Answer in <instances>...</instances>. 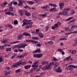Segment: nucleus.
Here are the masks:
<instances>
[{"instance_id":"obj_63","label":"nucleus","mask_w":77,"mask_h":77,"mask_svg":"<svg viewBox=\"0 0 77 77\" xmlns=\"http://www.w3.org/2000/svg\"><path fill=\"white\" fill-rule=\"evenodd\" d=\"M53 60H54V61H56L57 60V59L55 57H53Z\"/></svg>"},{"instance_id":"obj_29","label":"nucleus","mask_w":77,"mask_h":77,"mask_svg":"<svg viewBox=\"0 0 77 77\" xmlns=\"http://www.w3.org/2000/svg\"><path fill=\"white\" fill-rule=\"evenodd\" d=\"M6 51H11V48H7L6 50Z\"/></svg>"},{"instance_id":"obj_20","label":"nucleus","mask_w":77,"mask_h":77,"mask_svg":"<svg viewBox=\"0 0 77 77\" xmlns=\"http://www.w3.org/2000/svg\"><path fill=\"white\" fill-rule=\"evenodd\" d=\"M26 42H32L34 44V41L32 40H26Z\"/></svg>"},{"instance_id":"obj_32","label":"nucleus","mask_w":77,"mask_h":77,"mask_svg":"<svg viewBox=\"0 0 77 77\" xmlns=\"http://www.w3.org/2000/svg\"><path fill=\"white\" fill-rule=\"evenodd\" d=\"M63 51V50H62V49H58L57 50V51H59V52H60V53L62 51Z\"/></svg>"},{"instance_id":"obj_35","label":"nucleus","mask_w":77,"mask_h":77,"mask_svg":"<svg viewBox=\"0 0 77 77\" xmlns=\"http://www.w3.org/2000/svg\"><path fill=\"white\" fill-rule=\"evenodd\" d=\"M54 26H55V28H57L58 27H59V26H58V24L57 23L55 24L54 25Z\"/></svg>"},{"instance_id":"obj_26","label":"nucleus","mask_w":77,"mask_h":77,"mask_svg":"<svg viewBox=\"0 0 77 77\" xmlns=\"http://www.w3.org/2000/svg\"><path fill=\"white\" fill-rule=\"evenodd\" d=\"M16 56H17V54H14V55L11 57V58L12 59H13L15 58Z\"/></svg>"},{"instance_id":"obj_52","label":"nucleus","mask_w":77,"mask_h":77,"mask_svg":"<svg viewBox=\"0 0 77 77\" xmlns=\"http://www.w3.org/2000/svg\"><path fill=\"white\" fill-rule=\"evenodd\" d=\"M13 4L14 5H18V3H17V2H14Z\"/></svg>"},{"instance_id":"obj_12","label":"nucleus","mask_w":77,"mask_h":77,"mask_svg":"<svg viewBox=\"0 0 77 77\" xmlns=\"http://www.w3.org/2000/svg\"><path fill=\"white\" fill-rule=\"evenodd\" d=\"M25 69H28L29 68H30L31 67V65H26L24 66Z\"/></svg>"},{"instance_id":"obj_23","label":"nucleus","mask_w":77,"mask_h":77,"mask_svg":"<svg viewBox=\"0 0 77 77\" xmlns=\"http://www.w3.org/2000/svg\"><path fill=\"white\" fill-rule=\"evenodd\" d=\"M46 69H50V65L49 64L48 65H47L45 66Z\"/></svg>"},{"instance_id":"obj_15","label":"nucleus","mask_w":77,"mask_h":77,"mask_svg":"<svg viewBox=\"0 0 77 77\" xmlns=\"http://www.w3.org/2000/svg\"><path fill=\"white\" fill-rule=\"evenodd\" d=\"M75 21H76V19H74L72 20H71V21H69L68 22V24H71V23H74V22H75Z\"/></svg>"},{"instance_id":"obj_16","label":"nucleus","mask_w":77,"mask_h":77,"mask_svg":"<svg viewBox=\"0 0 77 77\" xmlns=\"http://www.w3.org/2000/svg\"><path fill=\"white\" fill-rule=\"evenodd\" d=\"M23 34L25 36H31V35H30V34L28 33L24 32Z\"/></svg>"},{"instance_id":"obj_6","label":"nucleus","mask_w":77,"mask_h":77,"mask_svg":"<svg viewBox=\"0 0 77 77\" xmlns=\"http://www.w3.org/2000/svg\"><path fill=\"white\" fill-rule=\"evenodd\" d=\"M68 8L65 9L64 11H63L62 12L63 15H64L65 16L67 15H68Z\"/></svg>"},{"instance_id":"obj_27","label":"nucleus","mask_w":77,"mask_h":77,"mask_svg":"<svg viewBox=\"0 0 77 77\" xmlns=\"http://www.w3.org/2000/svg\"><path fill=\"white\" fill-rule=\"evenodd\" d=\"M50 11L52 12H54L56 11V9H55V8H53L51 9L50 10Z\"/></svg>"},{"instance_id":"obj_46","label":"nucleus","mask_w":77,"mask_h":77,"mask_svg":"<svg viewBox=\"0 0 77 77\" xmlns=\"http://www.w3.org/2000/svg\"><path fill=\"white\" fill-rule=\"evenodd\" d=\"M32 17L33 18H36V16H35V14L34 13H33L32 14Z\"/></svg>"},{"instance_id":"obj_41","label":"nucleus","mask_w":77,"mask_h":77,"mask_svg":"<svg viewBox=\"0 0 77 77\" xmlns=\"http://www.w3.org/2000/svg\"><path fill=\"white\" fill-rule=\"evenodd\" d=\"M26 64V62L25 61H23L22 62V65H25Z\"/></svg>"},{"instance_id":"obj_25","label":"nucleus","mask_w":77,"mask_h":77,"mask_svg":"<svg viewBox=\"0 0 77 77\" xmlns=\"http://www.w3.org/2000/svg\"><path fill=\"white\" fill-rule=\"evenodd\" d=\"M2 56H1V57H0V62L1 63L2 62H3L4 61V59L3 58H2Z\"/></svg>"},{"instance_id":"obj_5","label":"nucleus","mask_w":77,"mask_h":77,"mask_svg":"<svg viewBox=\"0 0 77 77\" xmlns=\"http://www.w3.org/2000/svg\"><path fill=\"white\" fill-rule=\"evenodd\" d=\"M42 56H43V54H34L33 55V57H35V58H40V57H42Z\"/></svg>"},{"instance_id":"obj_10","label":"nucleus","mask_w":77,"mask_h":77,"mask_svg":"<svg viewBox=\"0 0 77 77\" xmlns=\"http://www.w3.org/2000/svg\"><path fill=\"white\" fill-rule=\"evenodd\" d=\"M50 27H51V25H50L47 26L45 27V32H47V31H48V29L50 28Z\"/></svg>"},{"instance_id":"obj_61","label":"nucleus","mask_w":77,"mask_h":77,"mask_svg":"<svg viewBox=\"0 0 77 77\" xmlns=\"http://www.w3.org/2000/svg\"><path fill=\"white\" fill-rule=\"evenodd\" d=\"M64 61H68V57H66L63 60Z\"/></svg>"},{"instance_id":"obj_30","label":"nucleus","mask_w":77,"mask_h":77,"mask_svg":"<svg viewBox=\"0 0 77 77\" xmlns=\"http://www.w3.org/2000/svg\"><path fill=\"white\" fill-rule=\"evenodd\" d=\"M19 6H21L22 5V3H23V2H22L21 1H19Z\"/></svg>"},{"instance_id":"obj_58","label":"nucleus","mask_w":77,"mask_h":77,"mask_svg":"<svg viewBox=\"0 0 77 77\" xmlns=\"http://www.w3.org/2000/svg\"><path fill=\"white\" fill-rule=\"evenodd\" d=\"M36 3H38L39 2V0H35Z\"/></svg>"},{"instance_id":"obj_42","label":"nucleus","mask_w":77,"mask_h":77,"mask_svg":"<svg viewBox=\"0 0 77 77\" xmlns=\"http://www.w3.org/2000/svg\"><path fill=\"white\" fill-rule=\"evenodd\" d=\"M9 10L11 12H12V11H13V8L12 7H10L9 8Z\"/></svg>"},{"instance_id":"obj_4","label":"nucleus","mask_w":77,"mask_h":77,"mask_svg":"<svg viewBox=\"0 0 77 77\" xmlns=\"http://www.w3.org/2000/svg\"><path fill=\"white\" fill-rule=\"evenodd\" d=\"M77 25L75 24L74 25L72 26L71 28L70 29L68 28V30L69 32H71V31H72L75 28H77Z\"/></svg>"},{"instance_id":"obj_50","label":"nucleus","mask_w":77,"mask_h":77,"mask_svg":"<svg viewBox=\"0 0 77 77\" xmlns=\"http://www.w3.org/2000/svg\"><path fill=\"white\" fill-rule=\"evenodd\" d=\"M72 54H75L76 53V52L75 51H73L72 52Z\"/></svg>"},{"instance_id":"obj_2","label":"nucleus","mask_w":77,"mask_h":77,"mask_svg":"<svg viewBox=\"0 0 77 77\" xmlns=\"http://www.w3.org/2000/svg\"><path fill=\"white\" fill-rule=\"evenodd\" d=\"M19 12L20 14V15L21 16H23V15H25V14L27 17H29V16L30 15V13L28 12V11L26 10H19Z\"/></svg>"},{"instance_id":"obj_55","label":"nucleus","mask_w":77,"mask_h":77,"mask_svg":"<svg viewBox=\"0 0 77 77\" xmlns=\"http://www.w3.org/2000/svg\"><path fill=\"white\" fill-rule=\"evenodd\" d=\"M12 5V2H11L10 4H8L9 6H11Z\"/></svg>"},{"instance_id":"obj_7","label":"nucleus","mask_w":77,"mask_h":77,"mask_svg":"<svg viewBox=\"0 0 77 77\" xmlns=\"http://www.w3.org/2000/svg\"><path fill=\"white\" fill-rule=\"evenodd\" d=\"M19 45H21L20 46H19L18 47V48H24L25 47H26V46H27V44H26L25 45H24L23 43H21L20 44H19Z\"/></svg>"},{"instance_id":"obj_17","label":"nucleus","mask_w":77,"mask_h":77,"mask_svg":"<svg viewBox=\"0 0 77 77\" xmlns=\"http://www.w3.org/2000/svg\"><path fill=\"white\" fill-rule=\"evenodd\" d=\"M73 60V59L72 58H71V56H69L68 57V60L69 61V60L70 61H72Z\"/></svg>"},{"instance_id":"obj_59","label":"nucleus","mask_w":77,"mask_h":77,"mask_svg":"<svg viewBox=\"0 0 77 77\" xmlns=\"http://www.w3.org/2000/svg\"><path fill=\"white\" fill-rule=\"evenodd\" d=\"M24 8H25V9H27L29 8V7H28V6L27 5H26V6H25L24 7Z\"/></svg>"},{"instance_id":"obj_37","label":"nucleus","mask_w":77,"mask_h":77,"mask_svg":"<svg viewBox=\"0 0 77 77\" xmlns=\"http://www.w3.org/2000/svg\"><path fill=\"white\" fill-rule=\"evenodd\" d=\"M40 17H46V14H41L40 15Z\"/></svg>"},{"instance_id":"obj_53","label":"nucleus","mask_w":77,"mask_h":77,"mask_svg":"<svg viewBox=\"0 0 77 77\" xmlns=\"http://www.w3.org/2000/svg\"><path fill=\"white\" fill-rule=\"evenodd\" d=\"M8 27H10L11 29H12L13 28V27H12V26L11 25H9L8 24Z\"/></svg>"},{"instance_id":"obj_1","label":"nucleus","mask_w":77,"mask_h":77,"mask_svg":"<svg viewBox=\"0 0 77 77\" xmlns=\"http://www.w3.org/2000/svg\"><path fill=\"white\" fill-rule=\"evenodd\" d=\"M39 61H37L35 62H34L33 63V64H35L34 65H32V66L33 67V68L31 69L30 70V72H27V73L28 74H30L31 73H32L33 72V70L34 69H37L38 68V65H37L38 63H39Z\"/></svg>"},{"instance_id":"obj_21","label":"nucleus","mask_w":77,"mask_h":77,"mask_svg":"<svg viewBox=\"0 0 77 77\" xmlns=\"http://www.w3.org/2000/svg\"><path fill=\"white\" fill-rule=\"evenodd\" d=\"M4 72L5 75L6 76L8 75V74H9V72H7L6 70L4 71Z\"/></svg>"},{"instance_id":"obj_64","label":"nucleus","mask_w":77,"mask_h":77,"mask_svg":"<svg viewBox=\"0 0 77 77\" xmlns=\"http://www.w3.org/2000/svg\"><path fill=\"white\" fill-rule=\"evenodd\" d=\"M0 48H1V49H4V46H0Z\"/></svg>"},{"instance_id":"obj_36","label":"nucleus","mask_w":77,"mask_h":77,"mask_svg":"<svg viewBox=\"0 0 77 77\" xmlns=\"http://www.w3.org/2000/svg\"><path fill=\"white\" fill-rule=\"evenodd\" d=\"M39 36L40 38H43V35H42L41 33H40L39 34Z\"/></svg>"},{"instance_id":"obj_33","label":"nucleus","mask_w":77,"mask_h":77,"mask_svg":"<svg viewBox=\"0 0 77 77\" xmlns=\"http://www.w3.org/2000/svg\"><path fill=\"white\" fill-rule=\"evenodd\" d=\"M3 43H7V42H8V40L6 39H5V40H4L2 41Z\"/></svg>"},{"instance_id":"obj_62","label":"nucleus","mask_w":77,"mask_h":77,"mask_svg":"<svg viewBox=\"0 0 77 77\" xmlns=\"http://www.w3.org/2000/svg\"><path fill=\"white\" fill-rule=\"evenodd\" d=\"M42 70L44 71V70H46V68H45V67H44L43 68H42Z\"/></svg>"},{"instance_id":"obj_43","label":"nucleus","mask_w":77,"mask_h":77,"mask_svg":"<svg viewBox=\"0 0 77 77\" xmlns=\"http://www.w3.org/2000/svg\"><path fill=\"white\" fill-rule=\"evenodd\" d=\"M20 71H21V70L20 69H18L15 71L16 72H20Z\"/></svg>"},{"instance_id":"obj_3","label":"nucleus","mask_w":77,"mask_h":77,"mask_svg":"<svg viewBox=\"0 0 77 77\" xmlns=\"http://www.w3.org/2000/svg\"><path fill=\"white\" fill-rule=\"evenodd\" d=\"M30 21H32V20H27L24 19L23 20V23L22 25V26H27L28 24H32L33 23V22H31L30 23H29L28 22H30Z\"/></svg>"},{"instance_id":"obj_56","label":"nucleus","mask_w":77,"mask_h":77,"mask_svg":"<svg viewBox=\"0 0 77 77\" xmlns=\"http://www.w3.org/2000/svg\"><path fill=\"white\" fill-rule=\"evenodd\" d=\"M38 47H41V44L40 43L38 44L37 45Z\"/></svg>"},{"instance_id":"obj_57","label":"nucleus","mask_w":77,"mask_h":77,"mask_svg":"<svg viewBox=\"0 0 77 77\" xmlns=\"http://www.w3.org/2000/svg\"><path fill=\"white\" fill-rule=\"evenodd\" d=\"M18 51H19V52H23V50L22 49H19Z\"/></svg>"},{"instance_id":"obj_40","label":"nucleus","mask_w":77,"mask_h":77,"mask_svg":"<svg viewBox=\"0 0 77 77\" xmlns=\"http://www.w3.org/2000/svg\"><path fill=\"white\" fill-rule=\"evenodd\" d=\"M14 24H18V21L17 20H15L14 21Z\"/></svg>"},{"instance_id":"obj_49","label":"nucleus","mask_w":77,"mask_h":77,"mask_svg":"<svg viewBox=\"0 0 77 77\" xmlns=\"http://www.w3.org/2000/svg\"><path fill=\"white\" fill-rule=\"evenodd\" d=\"M48 44H51V45H52L53 44V41H50L48 42Z\"/></svg>"},{"instance_id":"obj_39","label":"nucleus","mask_w":77,"mask_h":77,"mask_svg":"<svg viewBox=\"0 0 77 77\" xmlns=\"http://www.w3.org/2000/svg\"><path fill=\"white\" fill-rule=\"evenodd\" d=\"M13 67H14V68H15V67H16V66H18V65H17V63H16L14 65H12Z\"/></svg>"},{"instance_id":"obj_48","label":"nucleus","mask_w":77,"mask_h":77,"mask_svg":"<svg viewBox=\"0 0 77 77\" xmlns=\"http://www.w3.org/2000/svg\"><path fill=\"white\" fill-rule=\"evenodd\" d=\"M71 14H74V13H75V11H74L73 10H72L71 11Z\"/></svg>"},{"instance_id":"obj_13","label":"nucleus","mask_w":77,"mask_h":77,"mask_svg":"<svg viewBox=\"0 0 77 77\" xmlns=\"http://www.w3.org/2000/svg\"><path fill=\"white\" fill-rule=\"evenodd\" d=\"M69 68H77V66L73 65H70L68 66Z\"/></svg>"},{"instance_id":"obj_11","label":"nucleus","mask_w":77,"mask_h":77,"mask_svg":"<svg viewBox=\"0 0 77 77\" xmlns=\"http://www.w3.org/2000/svg\"><path fill=\"white\" fill-rule=\"evenodd\" d=\"M41 52V50L40 49H37L35 51L33 52V53H40Z\"/></svg>"},{"instance_id":"obj_51","label":"nucleus","mask_w":77,"mask_h":77,"mask_svg":"<svg viewBox=\"0 0 77 77\" xmlns=\"http://www.w3.org/2000/svg\"><path fill=\"white\" fill-rule=\"evenodd\" d=\"M49 5L50 6H51L53 7L54 6V4H51V3H50L49 4Z\"/></svg>"},{"instance_id":"obj_24","label":"nucleus","mask_w":77,"mask_h":77,"mask_svg":"<svg viewBox=\"0 0 77 77\" xmlns=\"http://www.w3.org/2000/svg\"><path fill=\"white\" fill-rule=\"evenodd\" d=\"M41 8H42V9H47V8H48V6L46 5L45 6L42 7Z\"/></svg>"},{"instance_id":"obj_31","label":"nucleus","mask_w":77,"mask_h":77,"mask_svg":"<svg viewBox=\"0 0 77 77\" xmlns=\"http://www.w3.org/2000/svg\"><path fill=\"white\" fill-rule=\"evenodd\" d=\"M21 38H22V37L20 35H19L18 37L17 38V39H18V40H20V39H21Z\"/></svg>"},{"instance_id":"obj_38","label":"nucleus","mask_w":77,"mask_h":77,"mask_svg":"<svg viewBox=\"0 0 77 77\" xmlns=\"http://www.w3.org/2000/svg\"><path fill=\"white\" fill-rule=\"evenodd\" d=\"M31 33H33V34H38V33L35 31L32 32Z\"/></svg>"},{"instance_id":"obj_47","label":"nucleus","mask_w":77,"mask_h":77,"mask_svg":"<svg viewBox=\"0 0 77 77\" xmlns=\"http://www.w3.org/2000/svg\"><path fill=\"white\" fill-rule=\"evenodd\" d=\"M32 39H38V37H32Z\"/></svg>"},{"instance_id":"obj_8","label":"nucleus","mask_w":77,"mask_h":77,"mask_svg":"<svg viewBox=\"0 0 77 77\" xmlns=\"http://www.w3.org/2000/svg\"><path fill=\"white\" fill-rule=\"evenodd\" d=\"M55 71L57 72H62V70L61 69L60 67H58V68L56 69Z\"/></svg>"},{"instance_id":"obj_22","label":"nucleus","mask_w":77,"mask_h":77,"mask_svg":"<svg viewBox=\"0 0 77 77\" xmlns=\"http://www.w3.org/2000/svg\"><path fill=\"white\" fill-rule=\"evenodd\" d=\"M55 65L54 67H57L60 65V63L58 62H57L55 63Z\"/></svg>"},{"instance_id":"obj_45","label":"nucleus","mask_w":77,"mask_h":77,"mask_svg":"<svg viewBox=\"0 0 77 77\" xmlns=\"http://www.w3.org/2000/svg\"><path fill=\"white\" fill-rule=\"evenodd\" d=\"M49 65H51V66L54 65V62L50 63L49 64Z\"/></svg>"},{"instance_id":"obj_44","label":"nucleus","mask_w":77,"mask_h":77,"mask_svg":"<svg viewBox=\"0 0 77 77\" xmlns=\"http://www.w3.org/2000/svg\"><path fill=\"white\" fill-rule=\"evenodd\" d=\"M5 14L6 15H11V12H8L5 13Z\"/></svg>"},{"instance_id":"obj_34","label":"nucleus","mask_w":77,"mask_h":77,"mask_svg":"<svg viewBox=\"0 0 77 77\" xmlns=\"http://www.w3.org/2000/svg\"><path fill=\"white\" fill-rule=\"evenodd\" d=\"M24 55H22L20 56H18V58H23V57H24Z\"/></svg>"},{"instance_id":"obj_60","label":"nucleus","mask_w":77,"mask_h":77,"mask_svg":"<svg viewBox=\"0 0 77 77\" xmlns=\"http://www.w3.org/2000/svg\"><path fill=\"white\" fill-rule=\"evenodd\" d=\"M68 65V64H66L65 65V66H66V69L67 70H68V67H67V65Z\"/></svg>"},{"instance_id":"obj_28","label":"nucleus","mask_w":77,"mask_h":77,"mask_svg":"<svg viewBox=\"0 0 77 77\" xmlns=\"http://www.w3.org/2000/svg\"><path fill=\"white\" fill-rule=\"evenodd\" d=\"M72 33H73V34H74V33H75V34L76 33V32L75 31H74L73 32H72L68 33V34H72Z\"/></svg>"},{"instance_id":"obj_18","label":"nucleus","mask_w":77,"mask_h":77,"mask_svg":"<svg viewBox=\"0 0 77 77\" xmlns=\"http://www.w3.org/2000/svg\"><path fill=\"white\" fill-rule=\"evenodd\" d=\"M8 4V2H4L3 4H2L1 5V6H5Z\"/></svg>"},{"instance_id":"obj_54","label":"nucleus","mask_w":77,"mask_h":77,"mask_svg":"<svg viewBox=\"0 0 77 77\" xmlns=\"http://www.w3.org/2000/svg\"><path fill=\"white\" fill-rule=\"evenodd\" d=\"M45 61L43 60L42 61V65H45Z\"/></svg>"},{"instance_id":"obj_19","label":"nucleus","mask_w":77,"mask_h":77,"mask_svg":"<svg viewBox=\"0 0 77 77\" xmlns=\"http://www.w3.org/2000/svg\"><path fill=\"white\" fill-rule=\"evenodd\" d=\"M27 4H29V5H32L33 3H34V2L33 1H27Z\"/></svg>"},{"instance_id":"obj_14","label":"nucleus","mask_w":77,"mask_h":77,"mask_svg":"<svg viewBox=\"0 0 77 77\" xmlns=\"http://www.w3.org/2000/svg\"><path fill=\"white\" fill-rule=\"evenodd\" d=\"M17 63V66H19V65H22V62L21 61H19L17 62L16 63Z\"/></svg>"},{"instance_id":"obj_9","label":"nucleus","mask_w":77,"mask_h":77,"mask_svg":"<svg viewBox=\"0 0 77 77\" xmlns=\"http://www.w3.org/2000/svg\"><path fill=\"white\" fill-rule=\"evenodd\" d=\"M59 6H60V10H62V9H63V6H64V3H59Z\"/></svg>"}]
</instances>
